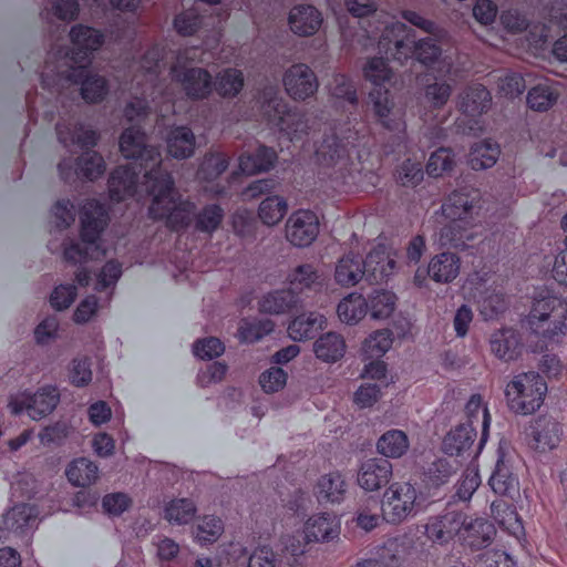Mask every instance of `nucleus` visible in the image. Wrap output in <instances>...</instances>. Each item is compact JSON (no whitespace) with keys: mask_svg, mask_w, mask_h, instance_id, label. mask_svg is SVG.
I'll use <instances>...</instances> for the list:
<instances>
[{"mask_svg":"<svg viewBox=\"0 0 567 567\" xmlns=\"http://www.w3.org/2000/svg\"><path fill=\"white\" fill-rule=\"evenodd\" d=\"M120 150L127 166L117 167L110 176L109 190L113 200L120 202L142 192L152 195L150 216L163 219L172 229L186 227L194 214V204L183 200L174 188L172 176L162 169L161 152L146 145L145 135L136 126L126 128L120 138Z\"/></svg>","mask_w":567,"mask_h":567,"instance_id":"1","label":"nucleus"},{"mask_svg":"<svg viewBox=\"0 0 567 567\" xmlns=\"http://www.w3.org/2000/svg\"><path fill=\"white\" fill-rule=\"evenodd\" d=\"M72 50L65 61L68 68L58 71L51 80L49 71L42 75L44 87H64L65 85L81 84V95L86 102L95 103L104 99L107 93L106 80L97 74H92L87 69L91 63V54L103 43V34L87 25H75L70 31Z\"/></svg>","mask_w":567,"mask_h":567,"instance_id":"2","label":"nucleus"},{"mask_svg":"<svg viewBox=\"0 0 567 567\" xmlns=\"http://www.w3.org/2000/svg\"><path fill=\"white\" fill-rule=\"evenodd\" d=\"M373 19L379 25L372 27L369 21L370 29H365V32L369 39L378 40L377 45L380 52L391 53L398 61L413 56L443 76L451 73V62L446 58L440 59L441 49L432 39L426 38L415 42L413 31L388 14H378V19L377 17Z\"/></svg>","mask_w":567,"mask_h":567,"instance_id":"3","label":"nucleus"},{"mask_svg":"<svg viewBox=\"0 0 567 567\" xmlns=\"http://www.w3.org/2000/svg\"><path fill=\"white\" fill-rule=\"evenodd\" d=\"M483 199L477 190L454 192L442 205V215L447 224L439 233L442 246L465 248L466 241L474 239L473 228L481 221Z\"/></svg>","mask_w":567,"mask_h":567,"instance_id":"4","label":"nucleus"},{"mask_svg":"<svg viewBox=\"0 0 567 567\" xmlns=\"http://www.w3.org/2000/svg\"><path fill=\"white\" fill-rule=\"evenodd\" d=\"M567 301L547 289L536 291L526 326L545 346L560 344L567 334Z\"/></svg>","mask_w":567,"mask_h":567,"instance_id":"5","label":"nucleus"},{"mask_svg":"<svg viewBox=\"0 0 567 567\" xmlns=\"http://www.w3.org/2000/svg\"><path fill=\"white\" fill-rule=\"evenodd\" d=\"M107 212L96 200H90L83 206L81 215V239L78 243L68 241L64 246V258L74 264H85L90 259H100L106 255V248L101 240V233L107 224Z\"/></svg>","mask_w":567,"mask_h":567,"instance_id":"6","label":"nucleus"},{"mask_svg":"<svg viewBox=\"0 0 567 567\" xmlns=\"http://www.w3.org/2000/svg\"><path fill=\"white\" fill-rule=\"evenodd\" d=\"M358 147L360 145L358 132L342 136L341 138L332 136L326 138L316 150V156L319 164L330 169L329 176L341 184L359 182L358 175L361 171L351 159L348 146Z\"/></svg>","mask_w":567,"mask_h":567,"instance_id":"7","label":"nucleus"},{"mask_svg":"<svg viewBox=\"0 0 567 567\" xmlns=\"http://www.w3.org/2000/svg\"><path fill=\"white\" fill-rule=\"evenodd\" d=\"M390 75L391 70L382 58L371 59L364 68V76L375 85V90L370 93L374 114L389 131L404 133L403 112L394 107L389 97V91L381 90V85L390 79Z\"/></svg>","mask_w":567,"mask_h":567,"instance_id":"8","label":"nucleus"},{"mask_svg":"<svg viewBox=\"0 0 567 567\" xmlns=\"http://www.w3.org/2000/svg\"><path fill=\"white\" fill-rule=\"evenodd\" d=\"M548 386L544 378L535 372L515 374L505 386L508 409L515 414L530 415L543 405Z\"/></svg>","mask_w":567,"mask_h":567,"instance_id":"9","label":"nucleus"},{"mask_svg":"<svg viewBox=\"0 0 567 567\" xmlns=\"http://www.w3.org/2000/svg\"><path fill=\"white\" fill-rule=\"evenodd\" d=\"M260 110L265 120L278 128L290 142L296 143L308 134L305 116L287 109L282 99L278 96L276 86L264 90L260 97Z\"/></svg>","mask_w":567,"mask_h":567,"instance_id":"10","label":"nucleus"},{"mask_svg":"<svg viewBox=\"0 0 567 567\" xmlns=\"http://www.w3.org/2000/svg\"><path fill=\"white\" fill-rule=\"evenodd\" d=\"M494 284V275L489 271L473 272L463 284L465 297L478 305L485 319H492L505 309V298Z\"/></svg>","mask_w":567,"mask_h":567,"instance_id":"11","label":"nucleus"},{"mask_svg":"<svg viewBox=\"0 0 567 567\" xmlns=\"http://www.w3.org/2000/svg\"><path fill=\"white\" fill-rule=\"evenodd\" d=\"M419 493L409 482H394L383 493L381 512L383 519L393 525L401 524L416 514Z\"/></svg>","mask_w":567,"mask_h":567,"instance_id":"12","label":"nucleus"},{"mask_svg":"<svg viewBox=\"0 0 567 567\" xmlns=\"http://www.w3.org/2000/svg\"><path fill=\"white\" fill-rule=\"evenodd\" d=\"M59 401L58 389L53 385H44L33 394L28 390L11 393L8 408L13 414L27 411L32 420L38 421L50 414L56 408Z\"/></svg>","mask_w":567,"mask_h":567,"instance_id":"13","label":"nucleus"},{"mask_svg":"<svg viewBox=\"0 0 567 567\" xmlns=\"http://www.w3.org/2000/svg\"><path fill=\"white\" fill-rule=\"evenodd\" d=\"M188 55H178L176 64L171 69V78L181 84L186 95L193 100L207 97L214 87L212 75L200 68L185 65Z\"/></svg>","mask_w":567,"mask_h":567,"instance_id":"14","label":"nucleus"},{"mask_svg":"<svg viewBox=\"0 0 567 567\" xmlns=\"http://www.w3.org/2000/svg\"><path fill=\"white\" fill-rule=\"evenodd\" d=\"M164 56V49L161 47L152 48L143 59L134 64L136 74L134 75L133 82L136 84V89L142 87V95H145L147 90H151V95L157 92L166 103L172 102L171 93L162 89L157 83V78L162 70V60ZM155 96H152V102L155 103Z\"/></svg>","mask_w":567,"mask_h":567,"instance_id":"15","label":"nucleus"},{"mask_svg":"<svg viewBox=\"0 0 567 567\" xmlns=\"http://www.w3.org/2000/svg\"><path fill=\"white\" fill-rule=\"evenodd\" d=\"M319 234V219L308 209L292 213L286 223V238L296 247L309 246Z\"/></svg>","mask_w":567,"mask_h":567,"instance_id":"16","label":"nucleus"},{"mask_svg":"<svg viewBox=\"0 0 567 567\" xmlns=\"http://www.w3.org/2000/svg\"><path fill=\"white\" fill-rule=\"evenodd\" d=\"M341 532L340 519L332 513L320 512L310 515L302 525V536L306 542L330 543L337 539Z\"/></svg>","mask_w":567,"mask_h":567,"instance_id":"17","label":"nucleus"},{"mask_svg":"<svg viewBox=\"0 0 567 567\" xmlns=\"http://www.w3.org/2000/svg\"><path fill=\"white\" fill-rule=\"evenodd\" d=\"M393 466L385 458H369L364 461L357 475L358 485L365 492H377L392 478Z\"/></svg>","mask_w":567,"mask_h":567,"instance_id":"18","label":"nucleus"},{"mask_svg":"<svg viewBox=\"0 0 567 567\" xmlns=\"http://www.w3.org/2000/svg\"><path fill=\"white\" fill-rule=\"evenodd\" d=\"M364 276L371 282L388 280L395 270V254L384 245H378L363 261Z\"/></svg>","mask_w":567,"mask_h":567,"instance_id":"19","label":"nucleus"},{"mask_svg":"<svg viewBox=\"0 0 567 567\" xmlns=\"http://www.w3.org/2000/svg\"><path fill=\"white\" fill-rule=\"evenodd\" d=\"M287 93L295 100H305L318 89V82L312 70L305 64L292 65L284 76Z\"/></svg>","mask_w":567,"mask_h":567,"instance_id":"20","label":"nucleus"},{"mask_svg":"<svg viewBox=\"0 0 567 567\" xmlns=\"http://www.w3.org/2000/svg\"><path fill=\"white\" fill-rule=\"evenodd\" d=\"M105 171V164L96 152H87L72 163L70 159H63L59 164V172L62 178L70 179L73 176L84 177L90 181L96 179Z\"/></svg>","mask_w":567,"mask_h":567,"instance_id":"21","label":"nucleus"},{"mask_svg":"<svg viewBox=\"0 0 567 567\" xmlns=\"http://www.w3.org/2000/svg\"><path fill=\"white\" fill-rule=\"evenodd\" d=\"M462 524H464L462 513L447 512L431 517L425 525V534L433 543L446 544L455 537L458 538Z\"/></svg>","mask_w":567,"mask_h":567,"instance_id":"22","label":"nucleus"},{"mask_svg":"<svg viewBox=\"0 0 567 567\" xmlns=\"http://www.w3.org/2000/svg\"><path fill=\"white\" fill-rule=\"evenodd\" d=\"M489 349L503 362L517 360L523 349L519 333L512 328H502L494 331L489 337Z\"/></svg>","mask_w":567,"mask_h":567,"instance_id":"23","label":"nucleus"},{"mask_svg":"<svg viewBox=\"0 0 567 567\" xmlns=\"http://www.w3.org/2000/svg\"><path fill=\"white\" fill-rule=\"evenodd\" d=\"M348 491V483L344 476L333 471L321 475L315 487L313 495L319 504H340L344 501Z\"/></svg>","mask_w":567,"mask_h":567,"instance_id":"24","label":"nucleus"},{"mask_svg":"<svg viewBox=\"0 0 567 567\" xmlns=\"http://www.w3.org/2000/svg\"><path fill=\"white\" fill-rule=\"evenodd\" d=\"M322 21L321 12L310 4L293 7L288 17L290 30L300 37H310L317 33Z\"/></svg>","mask_w":567,"mask_h":567,"instance_id":"25","label":"nucleus"},{"mask_svg":"<svg viewBox=\"0 0 567 567\" xmlns=\"http://www.w3.org/2000/svg\"><path fill=\"white\" fill-rule=\"evenodd\" d=\"M461 259L456 254L444 251L429 262L427 275L437 284H450L460 275Z\"/></svg>","mask_w":567,"mask_h":567,"instance_id":"26","label":"nucleus"},{"mask_svg":"<svg viewBox=\"0 0 567 567\" xmlns=\"http://www.w3.org/2000/svg\"><path fill=\"white\" fill-rule=\"evenodd\" d=\"M122 276V264L116 260L107 261L102 269L94 275V278L84 269L76 272V281L80 286H89L93 282L94 289L97 291L114 288Z\"/></svg>","mask_w":567,"mask_h":567,"instance_id":"27","label":"nucleus"},{"mask_svg":"<svg viewBox=\"0 0 567 567\" xmlns=\"http://www.w3.org/2000/svg\"><path fill=\"white\" fill-rule=\"evenodd\" d=\"M463 523L458 539L471 547L484 546L495 533L494 526L483 518H472L463 514Z\"/></svg>","mask_w":567,"mask_h":567,"instance_id":"28","label":"nucleus"},{"mask_svg":"<svg viewBox=\"0 0 567 567\" xmlns=\"http://www.w3.org/2000/svg\"><path fill=\"white\" fill-rule=\"evenodd\" d=\"M327 319L318 312L302 313L290 321L287 328L288 337L296 341L302 342L311 339L319 330L324 329Z\"/></svg>","mask_w":567,"mask_h":567,"instance_id":"29","label":"nucleus"},{"mask_svg":"<svg viewBox=\"0 0 567 567\" xmlns=\"http://www.w3.org/2000/svg\"><path fill=\"white\" fill-rule=\"evenodd\" d=\"M59 141L65 146H79L81 148L94 146L97 134L93 130L85 128L78 121L59 123L56 126Z\"/></svg>","mask_w":567,"mask_h":567,"instance_id":"30","label":"nucleus"},{"mask_svg":"<svg viewBox=\"0 0 567 567\" xmlns=\"http://www.w3.org/2000/svg\"><path fill=\"white\" fill-rule=\"evenodd\" d=\"M347 351L346 340L337 332H326L313 342L316 358L324 363H336Z\"/></svg>","mask_w":567,"mask_h":567,"instance_id":"31","label":"nucleus"},{"mask_svg":"<svg viewBox=\"0 0 567 567\" xmlns=\"http://www.w3.org/2000/svg\"><path fill=\"white\" fill-rule=\"evenodd\" d=\"M381 505L374 497H367L360 502L352 516L354 526L365 533H370L378 528L383 522V513H379Z\"/></svg>","mask_w":567,"mask_h":567,"instance_id":"32","label":"nucleus"},{"mask_svg":"<svg viewBox=\"0 0 567 567\" xmlns=\"http://www.w3.org/2000/svg\"><path fill=\"white\" fill-rule=\"evenodd\" d=\"M364 277L363 260L352 252L342 256L334 268V280L341 287H353Z\"/></svg>","mask_w":567,"mask_h":567,"instance_id":"33","label":"nucleus"},{"mask_svg":"<svg viewBox=\"0 0 567 567\" xmlns=\"http://www.w3.org/2000/svg\"><path fill=\"white\" fill-rule=\"evenodd\" d=\"M326 278L311 265H299L287 276L289 290L292 292H302L305 290H315L324 285Z\"/></svg>","mask_w":567,"mask_h":567,"instance_id":"34","label":"nucleus"},{"mask_svg":"<svg viewBox=\"0 0 567 567\" xmlns=\"http://www.w3.org/2000/svg\"><path fill=\"white\" fill-rule=\"evenodd\" d=\"M534 447L537 451L546 452L555 449L560 442V425L547 417H539L535 421L532 431Z\"/></svg>","mask_w":567,"mask_h":567,"instance_id":"35","label":"nucleus"},{"mask_svg":"<svg viewBox=\"0 0 567 567\" xmlns=\"http://www.w3.org/2000/svg\"><path fill=\"white\" fill-rule=\"evenodd\" d=\"M410 449L408 434L398 429L384 432L377 441V451L386 458H400Z\"/></svg>","mask_w":567,"mask_h":567,"instance_id":"36","label":"nucleus"},{"mask_svg":"<svg viewBox=\"0 0 567 567\" xmlns=\"http://www.w3.org/2000/svg\"><path fill=\"white\" fill-rule=\"evenodd\" d=\"M368 309L367 299L361 293L351 292L338 303L337 315L341 322L354 326L365 317Z\"/></svg>","mask_w":567,"mask_h":567,"instance_id":"37","label":"nucleus"},{"mask_svg":"<svg viewBox=\"0 0 567 567\" xmlns=\"http://www.w3.org/2000/svg\"><path fill=\"white\" fill-rule=\"evenodd\" d=\"M65 475L73 486L87 487L97 481L99 467L87 457H79L68 465Z\"/></svg>","mask_w":567,"mask_h":567,"instance_id":"38","label":"nucleus"},{"mask_svg":"<svg viewBox=\"0 0 567 567\" xmlns=\"http://www.w3.org/2000/svg\"><path fill=\"white\" fill-rule=\"evenodd\" d=\"M38 511L29 504H19L13 506L3 516V524L8 530L25 534L33 527Z\"/></svg>","mask_w":567,"mask_h":567,"instance_id":"39","label":"nucleus"},{"mask_svg":"<svg viewBox=\"0 0 567 567\" xmlns=\"http://www.w3.org/2000/svg\"><path fill=\"white\" fill-rule=\"evenodd\" d=\"M168 153L175 158L190 157L195 152V135L186 126H177L166 138Z\"/></svg>","mask_w":567,"mask_h":567,"instance_id":"40","label":"nucleus"},{"mask_svg":"<svg viewBox=\"0 0 567 567\" xmlns=\"http://www.w3.org/2000/svg\"><path fill=\"white\" fill-rule=\"evenodd\" d=\"M476 436L475 426L460 424L452 429L444 437L442 449L444 453L453 456L471 447Z\"/></svg>","mask_w":567,"mask_h":567,"instance_id":"41","label":"nucleus"},{"mask_svg":"<svg viewBox=\"0 0 567 567\" xmlns=\"http://www.w3.org/2000/svg\"><path fill=\"white\" fill-rule=\"evenodd\" d=\"M277 158L275 151L266 146H259L252 154H243L239 157V169L247 175H254L269 171Z\"/></svg>","mask_w":567,"mask_h":567,"instance_id":"42","label":"nucleus"},{"mask_svg":"<svg viewBox=\"0 0 567 567\" xmlns=\"http://www.w3.org/2000/svg\"><path fill=\"white\" fill-rule=\"evenodd\" d=\"M559 94L560 84L545 80L529 90L527 104L535 111H547L556 103Z\"/></svg>","mask_w":567,"mask_h":567,"instance_id":"43","label":"nucleus"},{"mask_svg":"<svg viewBox=\"0 0 567 567\" xmlns=\"http://www.w3.org/2000/svg\"><path fill=\"white\" fill-rule=\"evenodd\" d=\"M298 302V296L291 290H276L259 300V310L265 313L280 315L297 307Z\"/></svg>","mask_w":567,"mask_h":567,"instance_id":"44","label":"nucleus"},{"mask_svg":"<svg viewBox=\"0 0 567 567\" xmlns=\"http://www.w3.org/2000/svg\"><path fill=\"white\" fill-rule=\"evenodd\" d=\"M396 296L386 289H375L369 296L368 307L372 319L384 320L392 316L396 308Z\"/></svg>","mask_w":567,"mask_h":567,"instance_id":"45","label":"nucleus"},{"mask_svg":"<svg viewBox=\"0 0 567 567\" xmlns=\"http://www.w3.org/2000/svg\"><path fill=\"white\" fill-rule=\"evenodd\" d=\"M465 413L468 417V423H464L465 425L474 426V423L481 422L482 426V437H481V446L486 442L488 430L491 425V415L488 413L487 405L483 402V399L480 394H473L468 399L465 405Z\"/></svg>","mask_w":567,"mask_h":567,"instance_id":"46","label":"nucleus"},{"mask_svg":"<svg viewBox=\"0 0 567 567\" xmlns=\"http://www.w3.org/2000/svg\"><path fill=\"white\" fill-rule=\"evenodd\" d=\"M393 332L390 329H380L372 332L363 342L362 352L365 359L382 358L393 344Z\"/></svg>","mask_w":567,"mask_h":567,"instance_id":"47","label":"nucleus"},{"mask_svg":"<svg viewBox=\"0 0 567 567\" xmlns=\"http://www.w3.org/2000/svg\"><path fill=\"white\" fill-rule=\"evenodd\" d=\"M496 522L516 538L523 535V524L514 508L504 501H495L491 505Z\"/></svg>","mask_w":567,"mask_h":567,"instance_id":"48","label":"nucleus"},{"mask_svg":"<svg viewBox=\"0 0 567 567\" xmlns=\"http://www.w3.org/2000/svg\"><path fill=\"white\" fill-rule=\"evenodd\" d=\"M499 153V146L496 143L484 141L472 147L468 163L473 169H486L496 163Z\"/></svg>","mask_w":567,"mask_h":567,"instance_id":"49","label":"nucleus"},{"mask_svg":"<svg viewBox=\"0 0 567 567\" xmlns=\"http://www.w3.org/2000/svg\"><path fill=\"white\" fill-rule=\"evenodd\" d=\"M491 102L489 92L480 84L471 86L461 97L460 107L472 116L481 114Z\"/></svg>","mask_w":567,"mask_h":567,"instance_id":"50","label":"nucleus"},{"mask_svg":"<svg viewBox=\"0 0 567 567\" xmlns=\"http://www.w3.org/2000/svg\"><path fill=\"white\" fill-rule=\"evenodd\" d=\"M492 489L499 495L513 497L518 492V481L509 472L502 460L496 464L495 471L489 478Z\"/></svg>","mask_w":567,"mask_h":567,"instance_id":"51","label":"nucleus"},{"mask_svg":"<svg viewBox=\"0 0 567 567\" xmlns=\"http://www.w3.org/2000/svg\"><path fill=\"white\" fill-rule=\"evenodd\" d=\"M288 212V203L281 196H269L265 198L258 208L260 220L267 226L277 225Z\"/></svg>","mask_w":567,"mask_h":567,"instance_id":"52","label":"nucleus"},{"mask_svg":"<svg viewBox=\"0 0 567 567\" xmlns=\"http://www.w3.org/2000/svg\"><path fill=\"white\" fill-rule=\"evenodd\" d=\"M224 532V524L216 516H204L194 527V538L200 545L215 543Z\"/></svg>","mask_w":567,"mask_h":567,"instance_id":"53","label":"nucleus"},{"mask_svg":"<svg viewBox=\"0 0 567 567\" xmlns=\"http://www.w3.org/2000/svg\"><path fill=\"white\" fill-rule=\"evenodd\" d=\"M424 153L408 157L396 169L398 181L403 186H415L423 179L422 159Z\"/></svg>","mask_w":567,"mask_h":567,"instance_id":"54","label":"nucleus"},{"mask_svg":"<svg viewBox=\"0 0 567 567\" xmlns=\"http://www.w3.org/2000/svg\"><path fill=\"white\" fill-rule=\"evenodd\" d=\"M194 503L186 498L173 499L164 508V516L171 524L184 525L195 516Z\"/></svg>","mask_w":567,"mask_h":567,"instance_id":"55","label":"nucleus"},{"mask_svg":"<svg viewBox=\"0 0 567 567\" xmlns=\"http://www.w3.org/2000/svg\"><path fill=\"white\" fill-rule=\"evenodd\" d=\"M275 328L271 320H243L238 328L240 342L252 343L269 334Z\"/></svg>","mask_w":567,"mask_h":567,"instance_id":"56","label":"nucleus"},{"mask_svg":"<svg viewBox=\"0 0 567 567\" xmlns=\"http://www.w3.org/2000/svg\"><path fill=\"white\" fill-rule=\"evenodd\" d=\"M243 85V73L239 70L228 69L218 74L215 89L223 96H234Z\"/></svg>","mask_w":567,"mask_h":567,"instance_id":"57","label":"nucleus"},{"mask_svg":"<svg viewBox=\"0 0 567 567\" xmlns=\"http://www.w3.org/2000/svg\"><path fill=\"white\" fill-rule=\"evenodd\" d=\"M454 165V155L449 148H439L431 154L426 172L430 176L439 177L452 169Z\"/></svg>","mask_w":567,"mask_h":567,"instance_id":"58","label":"nucleus"},{"mask_svg":"<svg viewBox=\"0 0 567 567\" xmlns=\"http://www.w3.org/2000/svg\"><path fill=\"white\" fill-rule=\"evenodd\" d=\"M228 166V158L224 154H209L203 161L198 177L203 181L217 178Z\"/></svg>","mask_w":567,"mask_h":567,"instance_id":"59","label":"nucleus"},{"mask_svg":"<svg viewBox=\"0 0 567 567\" xmlns=\"http://www.w3.org/2000/svg\"><path fill=\"white\" fill-rule=\"evenodd\" d=\"M259 383L266 393L278 392L284 389L287 383V373L281 368L271 367L261 373Z\"/></svg>","mask_w":567,"mask_h":567,"instance_id":"60","label":"nucleus"},{"mask_svg":"<svg viewBox=\"0 0 567 567\" xmlns=\"http://www.w3.org/2000/svg\"><path fill=\"white\" fill-rule=\"evenodd\" d=\"M224 217V210L218 205H208L197 216L196 227L203 231H214Z\"/></svg>","mask_w":567,"mask_h":567,"instance_id":"61","label":"nucleus"},{"mask_svg":"<svg viewBox=\"0 0 567 567\" xmlns=\"http://www.w3.org/2000/svg\"><path fill=\"white\" fill-rule=\"evenodd\" d=\"M224 351L225 346L223 342L214 337L198 340L193 346L194 354L203 360H210L213 358L219 357Z\"/></svg>","mask_w":567,"mask_h":567,"instance_id":"62","label":"nucleus"},{"mask_svg":"<svg viewBox=\"0 0 567 567\" xmlns=\"http://www.w3.org/2000/svg\"><path fill=\"white\" fill-rule=\"evenodd\" d=\"M481 484L478 471L467 468L456 487V496L460 501H468Z\"/></svg>","mask_w":567,"mask_h":567,"instance_id":"63","label":"nucleus"},{"mask_svg":"<svg viewBox=\"0 0 567 567\" xmlns=\"http://www.w3.org/2000/svg\"><path fill=\"white\" fill-rule=\"evenodd\" d=\"M454 471L455 467L447 460L439 458L429 467L426 476L430 483L439 486L446 483Z\"/></svg>","mask_w":567,"mask_h":567,"instance_id":"64","label":"nucleus"}]
</instances>
